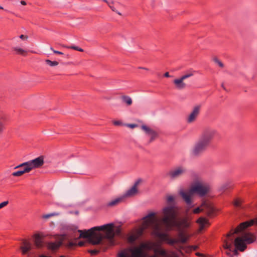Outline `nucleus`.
<instances>
[{
    "label": "nucleus",
    "mask_w": 257,
    "mask_h": 257,
    "mask_svg": "<svg viewBox=\"0 0 257 257\" xmlns=\"http://www.w3.org/2000/svg\"><path fill=\"white\" fill-rule=\"evenodd\" d=\"M167 202L169 203L173 202V204H174V198L172 196H169L167 198Z\"/></svg>",
    "instance_id": "45"
},
{
    "label": "nucleus",
    "mask_w": 257,
    "mask_h": 257,
    "mask_svg": "<svg viewBox=\"0 0 257 257\" xmlns=\"http://www.w3.org/2000/svg\"><path fill=\"white\" fill-rule=\"evenodd\" d=\"M202 209L200 207H198L193 210V213L194 214H198L202 211Z\"/></svg>",
    "instance_id": "43"
},
{
    "label": "nucleus",
    "mask_w": 257,
    "mask_h": 257,
    "mask_svg": "<svg viewBox=\"0 0 257 257\" xmlns=\"http://www.w3.org/2000/svg\"><path fill=\"white\" fill-rule=\"evenodd\" d=\"M121 232V231L120 230V229L118 228L116 230V233L117 234H119Z\"/></svg>",
    "instance_id": "57"
},
{
    "label": "nucleus",
    "mask_w": 257,
    "mask_h": 257,
    "mask_svg": "<svg viewBox=\"0 0 257 257\" xmlns=\"http://www.w3.org/2000/svg\"><path fill=\"white\" fill-rule=\"evenodd\" d=\"M138 239V237L135 234L129 235L127 238V242L130 244H134Z\"/></svg>",
    "instance_id": "25"
},
{
    "label": "nucleus",
    "mask_w": 257,
    "mask_h": 257,
    "mask_svg": "<svg viewBox=\"0 0 257 257\" xmlns=\"http://www.w3.org/2000/svg\"><path fill=\"white\" fill-rule=\"evenodd\" d=\"M123 200L122 198H117L114 200L109 202L107 204L108 206H113L118 204Z\"/></svg>",
    "instance_id": "26"
},
{
    "label": "nucleus",
    "mask_w": 257,
    "mask_h": 257,
    "mask_svg": "<svg viewBox=\"0 0 257 257\" xmlns=\"http://www.w3.org/2000/svg\"><path fill=\"white\" fill-rule=\"evenodd\" d=\"M232 244L231 243H228L227 241H226L224 244V248L225 249H229L230 251H231Z\"/></svg>",
    "instance_id": "41"
},
{
    "label": "nucleus",
    "mask_w": 257,
    "mask_h": 257,
    "mask_svg": "<svg viewBox=\"0 0 257 257\" xmlns=\"http://www.w3.org/2000/svg\"><path fill=\"white\" fill-rule=\"evenodd\" d=\"M194 72H195L194 71L190 70V71H188L185 74L183 75L182 77L185 80V79L193 76L194 74Z\"/></svg>",
    "instance_id": "34"
},
{
    "label": "nucleus",
    "mask_w": 257,
    "mask_h": 257,
    "mask_svg": "<svg viewBox=\"0 0 257 257\" xmlns=\"http://www.w3.org/2000/svg\"><path fill=\"white\" fill-rule=\"evenodd\" d=\"M155 216L156 213L152 212L143 218V226L145 228L149 227L150 225L154 223Z\"/></svg>",
    "instance_id": "10"
},
{
    "label": "nucleus",
    "mask_w": 257,
    "mask_h": 257,
    "mask_svg": "<svg viewBox=\"0 0 257 257\" xmlns=\"http://www.w3.org/2000/svg\"><path fill=\"white\" fill-rule=\"evenodd\" d=\"M19 37L20 39H21L22 40H25V39L26 40L28 38V36L24 35H21Z\"/></svg>",
    "instance_id": "52"
},
{
    "label": "nucleus",
    "mask_w": 257,
    "mask_h": 257,
    "mask_svg": "<svg viewBox=\"0 0 257 257\" xmlns=\"http://www.w3.org/2000/svg\"><path fill=\"white\" fill-rule=\"evenodd\" d=\"M246 244H250L255 240V237L251 233H247L241 236Z\"/></svg>",
    "instance_id": "17"
},
{
    "label": "nucleus",
    "mask_w": 257,
    "mask_h": 257,
    "mask_svg": "<svg viewBox=\"0 0 257 257\" xmlns=\"http://www.w3.org/2000/svg\"><path fill=\"white\" fill-rule=\"evenodd\" d=\"M44 157L41 156L35 159L20 164L16 166L15 169L22 168L24 166H26L27 168L30 169V172L33 169L40 168L44 164Z\"/></svg>",
    "instance_id": "7"
},
{
    "label": "nucleus",
    "mask_w": 257,
    "mask_h": 257,
    "mask_svg": "<svg viewBox=\"0 0 257 257\" xmlns=\"http://www.w3.org/2000/svg\"><path fill=\"white\" fill-rule=\"evenodd\" d=\"M12 50L15 52V54L17 55H20L25 56L27 55V51L18 47H12Z\"/></svg>",
    "instance_id": "23"
},
{
    "label": "nucleus",
    "mask_w": 257,
    "mask_h": 257,
    "mask_svg": "<svg viewBox=\"0 0 257 257\" xmlns=\"http://www.w3.org/2000/svg\"><path fill=\"white\" fill-rule=\"evenodd\" d=\"M21 249L23 254H26L31 249V243L26 239H23L22 241V245L21 246Z\"/></svg>",
    "instance_id": "16"
},
{
    "label": "nucleus",
    "mask_w": 257,
    "mask_h": 257,
    "mask_svg": "<svg viewBox=\"0 0 257 257\" xmlns=\"http://www.w3.org/2000/svg\"><path fill=\"white\" fill-rule=\"evenodd\" d=\"M238 249H237L236 248L233 251V254L235 255H237L238 254Z\"/></svg>",
    "instance_id": "54"
},
{
    "label": "nucleus",
    "mask_w": 257,
    "mask_h": 257,
    "mask_svg": "<svg viewBox=\"0 0 257 257\" xmlns=\"http://www.w3.org/2000/svg\"><path fill=\"white\" fill-rule=\"evenodd\" d=\"M50 49H51V50H52L53 52L54 53H55L56 54H59V55H63L64 54L63 53H62L60 51L55 50L52 47H51Z\"/></svg>",
    "instance_id": "47"
},
{
    "label": "nucleus",
    "mask_w": 257,
    "mask_h": 257,
    "mask_svg": "<svg viewBox=\"0 0 257 257\" xmlns=\"http://www.w3.org/2000/svg\"><path fill=\"white\" fill-rule=\"evenodd\" d=\"M154 234L161 241L165 242L170 245H174L179 242L185 243L187 242L189 238V236L182 230H179L178 239L170 238L168 233L160 232L159 228L154 230Z\"/></svg>",
    "instance_id": "5"
},
{
    "label": "nucleus",
    "mask_w": 257,
    "mask_h": 257,
    "mask_svg": "<svg viewBox=\"0 0 257 257\" xmlns=\"http://www.w3.org/2000/svg\"><path fill=\"white\" fill-rule=\"evenodd\" d=\"M166 257H179L176 252L172 251L170 252V255H168Z\"/></svg>",
    "instance_id": "42"
},
{
    "label": "nucleus",
    "mask_w": 257,
    "mask_h": 257,
    "mask_svg": "<svg viewBox=\"0 0 257 257\" xmlns=\"http://www.w3.org/2000/svg\"><path fill=\"white\" fill-rule=\"evenodd\" d=\"M149 257H158L157 256L155 255H151Z\"/></svg>",
    "instance_id": "61"
},
{
    "label": "nucleus",
    "mask_w": 257,
    "mask_h": 257,
    "mask_svg": "<svg viewBox=\"0 0 257 257\" xmlns=\"http://www.w3.org/2000/svg\"><path fill=\"white\" fill-rule=\"evenodd\" d=\"M63 47H65V48H67L68 49H73V50H77V51L81 52H82L84 51L83 49H82L81 48H79V47H78L77 46H64Z\"/></svg>",
    "instance_id": "33"
},
{
    "label": "nucleus",
    "mask_w": 257,
    "mask_h": 257,
    "mask_svg": "<svg viewBox=\"0 0 257 257\" xmlns=\"http://www.w3.org/2000/svg\"><path fill=\"white\" fill-rule=\"evenodd\" d=\"M254 224L257 225V217L240 223L235 228L234 233H239Z\"/></svg>",
    "instance_id": "9"
},
{
    "label": "nucleus",
    "mask_w": 257,
    "mask_h": 257,
    "mask_svg": "<svg viewBox=\"0 0 257 257\" xmlns=\"http://www.w3.org/2000/svg\"><path fill=\"white\" fill-rule=\"evenodd\" d=\"M187 246L185 245H179L178 247L176 248V250L180 254V255L183 257H187L185 255L183 250H184L186 252V249L184 248L186 247Z\"/></svg>",
    "instance_id": "29"
},
{
    "label": "nucleus",
    "mask_w": 257,
    "mask_h": 257,
    "mask_svg": "<svg viewBox=\"0 0 257 257\" xmlns=\"http://www.w3.org/2000/svg\"><path fill=\"white\" fill-rule=\"evenodd\" d=\"M5 129V122L0 120V134H2Z\"/></svg>",
    "instance_id": "38"
},
{
    "label": "nucleus",
    "mask_w": 257,
    "mask_h": 257,
    "mask_svg": "<svg viewBox=\"0 0 257 257\" xmlns=\"http://www.w3.org/2000/svg\"><path fill=\"white\" fill-rule=\"evenodd\" d=\"M196 223L199 224V230H202L204 228L205 225H209L208 219L203 217H200L197 220Z\"/></svg>",
    "instance_id": "19"
},
{
    "label": "nucleus",
    "mask_w": 257,
    "mask_h": 257,
    "mask_svg": "<svg viewBox=\"0 0 257 257\" xmlns=\"http://www.w3.org/2000/svg\"><path fill=\"white\" fill-rule=\"evenodd\" d=\"M113 123L115 125H120L122 124V122L119 120H115L113 122Z\"/></svg>",
    "instance_id": "50"
},
{
    "label": "nucleus",
    "mask_w": 257,
    "mask_h": 257,
    "mask_svg": "<svg viewBox=\"0 0 257 257\" xmlns=\"http://www.w3.org/2000/svg\"><path fill=\"white\" fill-rule=\"evenodd\" d=\"M215 213V209L213 207L209 206L208 207V210L206 213L208 217H212L214 215Z\"/></svg>",
    "instance_id": "30"
},
{
    "label": "nucleus",
    "mask_w": 257,
    "mask_h": 257,
    "mask_svg": "<svg viewBox=\"0 0 257 257\" xmlns=\"http://www.w3.org/2000/svg\"><path fill=\"white\" fill-rule=\"evenodd\" d=\"M200 106L197 105L194 107L192 112L189 115L187 118V122L188 123H191L196 120V118L199 113Z\"/></svg>",
    "instance_id": "14"
},
{
    "label": "nucleus",
    "mask_w": 257,
    "mask_h": 257,
    "mask_svg": "<svg viewBox=\"0 0 257 257\" xmlns=\"http://www.w3.org/2000/svg\"><path fill=\"white\" fill-rule=\"evenodd\" d=\"M241 204V201L238 199H235L233 202L234 206L236 207H240Z\"/></svg>",
    "instance_id": "39"
},
{
    "label": "nucleus",
    "mask_w": 257,
    "mask_h": 257,
    "mask_svg": "<svg viewBox=\"0 0 257 257\" xmlns=\"http://www.w3.org/2000/svg\"><path fill=\"white\" fill-rule=\"evenodd\" d=\"M123 200L122 198H117L114 200L109 202L107 204L108 206H113L118 204Z\"/></svg>",
    "instance_id": "27"
},
{
    "label": "nucleus",
    "mask_w": 257,
    "mask_h": 257,
    "mask_svg": "<svg viewBox=\"0 0 257 257\" xmlns=\"http://www.w3.org/2000/svg\"><path fill=\"white\" fill-rule=\"evenodd\" d=\"M160 247V245L151 241H147L140 244L139 246L125 248L119 251L117 257H147V251Z\"/></svg>",
    "instance_id": "2"
},
{
    "label": "nucleus",
    "mask_w": 257,
    "mask_h": 257,
    "mask_svg": "<svg viewBox=\"0 0 257 257\" xmlns=\"http://www.w3.org/2000/svg\"><path fill=\"white\" fill-rule=\"evenodd\" d=\"M185 171V170L180 167L174 170L170 171L168 174L171 179H174L181 175Z\"/></svg>",
    "instance_id": "15"
},
{
    "label": "nucleus",
    "mask_w": 257,
    "mask_h": 257,
    "mask_svg": "<svg viewBox=\"0 0 257 257\" xmlns=\"http://www.w3.org/2000/svg\"><path fill=\"white\" fill-rule=\"evenodd\" d=\"M221 86H222V87L224 90H226L225 88L224 87V84H223V83H222V84H221Z\"/></svg>",
    "instance_id": "60"
},
{
    "label": "nucleus",
    "mask_w": 257,
    "mask_h": 257,
    "mask_svg": "<svg viewBox=\"0 0 257 257\" xmlns=\"http://www.w3.org/2000/svg\"><path fill=\"white\" fill-rule=\"evenodd\" d=\"M75 245V244L74 242H69L68 243V246L69 247H72L74 246Z\"/></svg>",
    "instance_id": "53"
},
{
    "label": "nucleus",
    "mask_w": 257,
    "mask_h": 257,
    "mask_svg": "<svg viewBox=\"0 0 257 257\" xmlns=\"http://www.w3.org/2000/svg\"><path fill=\"white\" fill-rule=\"evenodd\" d=\"M108 6L111 9V10L117 13L119 15H121V13L117 12L114 6V3L113 2H111L110 3H108Z\"/></svg>",
    "instance_id": "37"
},
{
    "label": "nucleus",
    "mask_w": 257,
    "mask_h": 257,
    "mask_svg": "<svg viewBox=\"0 0 257 257\" xmlns=\"http://www.w3.org/2000/svg\"><path fill=\"white\" fill-rule=\"evenodd\" d=\"M184 80V78L181 77L179 79H176L174 80V83L178 89H182L186 87V84L183 82Z\"/></svg>",
    "instance_id": "20"
},
{
    "label": "nucleus",
    "mask_w": 257,
    "mask_h": 257,
    "mask_svg": "<svg viewBox=\"0 0 257 257\" xmlns=\"http://www.w3.org/2000/svg\"><path fill=\"white\" fill-rule=\"evenodd\" d=\"M88 252L91 253V255H96L98 253V251L97 250H90L88 251Z\"/></svg>",
    "instance_id": "48"
},
{
    "label": "nucleus",
    "mask_w": 257,
    "mask_h": 257,
    "mask_svg": "<svg viewBox=\"0 0 257 257\" xmlns=\"http://www.w3.org/2000/svg\"><path fill=\"white\" fill-rule=\"evenodd\" d=\"M216 135V131L210 127L204 128L192 150V154L198 157L208 148Z\"/></svg>",
    "instance_id": "3"
},
{
    "label": "nucleus",
    "mask_w": 257,
    "mask_h": 257,
    "mask_svg": "<svg viewBox=\"0 0 257 257\" xmlns=\"http://www.w3.org/2000/svg\"><path fill=\"white\" fill-rule=\"evenodd\" d=\"M234 246L240 251H244L247 247L243 238L242 237H237L234 240Z\"/></svg>",
    "instance_id": "11"
},
{
    "label": "nucleus",
    "mask_w": 257,
    "mask_h": 257,
    "mask_svg": "<svg viewBox=\"0 0 257 257\" xmlns=\"http://www.w3.org/2000/svg\"><path fill=\"white\" fill-rule=\"evenodd\" d=\"M209 191L208 186L203 185L200 183H196L187 191H180V194L186 204L190 205L192 204L191 197L194 193H196L202 197L205 196Z\"/></svg>",
    "instance_id": "4"
},
{
    "label": "nucleus",
    "mask_w": 257,
    "mask_h": 257,
    "mask_svg": "<svg viewBox=\"0 0 257 257\" xmlns=\"http://www.w3.org/2000/svg\"><path fill=\"white\" fill-rule=\"evenodd\" d=\"M164 77H169L170 76L169 72H166L164 75Z\"/></svg>",
    "instance_id": "55"
},
{
    "label": "nucleus",
    "mask_w": 257,
    "mask_h": 257,
    "mask_svg": "<svg viewBox=\"0 0 257 257\" xmlns=\"http://www.w3.org/2000/svg\"><path fill=\"white\" fill-rule=\"evenodd\" d=\"M24 170H19L16 172H14L12 174V175L13 176L19 177L23 175L24 174L26 173L30 172V169L27 168L26 166H24Z\"/></svg>",
    "instance_id": "21"
},
{
    "label": "nucleus",
    "mask_w": 257,
    "mask_h": 257,
    "mask_svg": "<svg viewBox=\"0 0 257 257\" xmlns=\"http://www.w3.org/2000/svg\"><path fill=\"white\" fill-rule=\"evenodd\" d=\"M199 248L198 245H187L186 247L184 248L186 249V253H190L193 250H196Z\"/></svg>",
    "instance_id": "24"
},
{
    "label": "nucleus",
    "mask_w": 257,
    "mask_h": 257,
    "mask_svg": "<svg viewBox=\"0 0 257 257\" xmlns=\"http://www.w3.org/2000/svg\"><path fill=\"white\" fill-rule=\"evenodd\" d=\"M66 237V234H61L59 235L58 239L54 242L50 241L47 243V247L48 249L55 251L58 249L62 245L63 242Z\"/></svg>",
    "instance_id": "8"
},
{
    "label": "nucleus",
    "mask_w": 257,
    "mask_h": 257,
    "mask_svg": "<svg viewBox=\"0 0 257 257\" xmlns=\"http://www.w3.org/2000/svg\"><path fill=\"white\" fill-rule=\"evenodd\" d=\"M190 225V223L188 221L187 218H184L178 222L175 221V223H173L172 224V226L177 227L179 230H180L181 228H188L189 227Z\"/></svg>",
    "instance_id": "13"
},
{
    "label": "nucleus",
    "mask_w": 257,
    "mask_h": 257,
    "mask_svg": "<svg viewBox=\"0 0 257 257\" xmlns=\"http://www.w3.org/2000/svg\"><path fill=\"white\" fill-rule=\"evenodd\" d=\"M9 204L8 201H6L0 203V209L4 207Z\"/></svg>",
    "instance_id": "46"
},
{
    "label": "nucleus",
    "mask_w": 257,
    "mask_h": 257,
    "mask_svg": "<svg viewBox=\"0 0 257 257\" xmlns=\"http://www.w3.org/2000/svg\"><path fill=\"white\" fill-rule=\"evenodd\" d=\"M195 255L198 256H201V257H206L207 256V255L206 254L200 253V252H196Z\"/></svg>",
    "instance_id": "49"
},
{
    "label": "nucleus",
    "mask_w": 257,
    "mask_h": 257,
    "mask_svg": "<svg viewBox=\"0 0 257 257\" xmlns=\"http://www.w3.org/2000/svg\"><path fill=\"white\" fill-rule=\"evenodd\" d=\"M59 214H60V213H58V212H53V213H51L43 215L42 216V218H43V219H48V218H50L51 217L58 216Z\"/></svg>",
    "instance_id": "31"
},
{
    "label": "nucleus",
    "mask_w": 257,
    "mask_h": 257,
    "mask_svg": "<svg viewBox=\"0 0 257 257\" xmlns=\"http://www.w3.org/2000/svg\"><path fill=\"white\" fill-rule=\"evenodd\" d=\"M163 214L162 223L168 228L172 227L177 215V207L175 204L165 207L163 209Z\"/></svg>",
    "instance_id": "6"
},
{
    "label": "nucleus",
    "mask_w": 257,
    "mask_h": 257,
    "mask_svg": "<svg viewBox=\"0 0 257 257\" xmlns=\"http://www.w3.org/2000/svg\"><path fill=\"white\" fill-rule=\"evenodd\" d=\"M85 244V242L84 241H80L78 243V245L79 246H83Z\"/></svg>",
    "instance_id": "51"
},
{
    "label": "nucleus",
    "mask_w": 257,
    "mask_h": 257,
    "mask_svg": "<svg viewBox=\"0 0 257 257\" xmlns=\"http://www.w3.org/2000/svg\"><path fill=\"white\" fill-rule=\"evenodd\" d=\"M0 9L1 10H4V8L0 6Z\"/></svg>",
    "instance_id": "62"
},
{
    "label": "nucleus",
    "mask_w": 257,
    "mask_h": 257,
    "mask_svg": "<svg viewBox=\"0 0 257 257\" xmlns=\"http://www.w3.org/2000/svg\"><path fill=\"white\" fill-rule=\"evenodd\" d=\"M140 181V180H137L135 182L133 186L131 189L127 191V192L125 193L126 196H132L138 192L137 186L139 184Z\"/></svg>",
    "instance_id": "18"
},
{
    "label": "nucleus",
    "mask_w": 257,
    "mask_h": 257,
    "mask_svg": "<svg viewBox=\"0 0 257 257\" xmlns=\"http://www.w3.org/2000/svg\"><path fill=\"white\" fill-rule=\"evenodd\" d=\"M34 242L36 246L38 247H41L42 246V238L39 234L34 235Z\"/></svg>",
    "instance_id": "22"
},
{
    "label": "nucleus",
    "mask_w": 257,
    "mask_h": 257,
    "mask_svg": "<svg viewBox=\"0 0 257 257\" xmlns=\"http://www.w3.org/2000/svg\"><path fill=\"white\" fill-rule=\"evenodd\" d=\"M129 126L131 127V128H134L135 127H136L137 126L136 124H130L129 125Z\"/></svg>",
    "instance_id": "56"
},
{
    "label": "nucleus",
    "mask_w": 257,
    "mask_h": 257,
    "mask_svg": "<svg viewBox=\"0 0 257 257\" xmlns=\"http://www.w3.org/2000/svg\"><path fill=\"white\" fill-rule=\"evenodd\" d=\"M144 228V227L140 228L137 231L136 234H135L136 236L138 237V239L143 234Z\"/></svg>",
    "instance_id": "35"
},
{
    "label": "nucleus",
    "mask_w": 257,
    "mask_h": 257,
    "mask_svg": "<svg viewBox=\"0 0 257 257\" xmlns=\"http://www.w3.org/2000/svg\"><path fill=\"white\" fill-rule=\"evenodd\" d=\"M142 128L146 132L148 135L151 136L149 143L153 142L158 137V134L156 131H154L146 125H143L142 126Z\"/></svg>",
    "instance_id": "12"
},
{
    "label": "nucleus",
    "mask_w": 257,
    "mask_h": 257,
    "mask_svg": "<svg viewBox=\"0 0 257 257\" xmlns=\"http://www.w3.org/2000/svg\"><path fill=\"white\" fill-rule=\"evenodd\" d=\"M21 4L22 5H27L26 2L25 1H22L21 2Z\"/></svg>",
    "instance_id": "58"
},
{
    "label": "nucleus",
    "mask_w": 257,
    "mask_h": 257,
    "mask_svg": "<svg viewBox=\"0 0 257 257\" xmlns=\"http://www.w3.org/2000/svg\"><path fill=\"white\" fill-rule=\"evenodd\" d=\"M231 187V185L229 184L226 183L223 185L221 187V189L223 191L227 190Z\"/></svg>",
    "instance_id": "40"
},
{
    "label": "nucleus",
    "mask_w": 257,
    "mask_h": 257,
    "mask_svg": "<svg viewBox=\"0 0 257 257\" xmlns=\"http://www.w3.org/2000/svg\"><path fill=\"white\" fill-rule=\"evenodd\" d=\"M45 62L47 65L52 67L57 66L59 64V63L56 61H52L49 59L46 60Z\"/></svg>",
    "instance_id": "32"
},
{
    "label": "nucleus",
    "mask_w": 257,
    "mask_h": 257,
    "mask_svg": "<svg viewBox=\"0 0 257 257\" xmlns=\"http://www.w3.org/2000/svg\"><path fill=\"white\" fill-rule=\"evenodd\" d=\"M213 61L218 65L220 67L223 68L224 67V65L222 62H221L217 58L214 57L213 59Z\"/></svg>",
    "instance_id": "36"
},
{
    "label": "nucleus",
    "mask_w": 257,
    "mask_h": 257,
    "mask_svg": "<svg viewBox=\"0 0 257 257\" xmlns=\"http://www.w3.org/2000/svg\"><path fill=\"white\" fill-rule=\"evenodd\" d=\"M20 168L21 169L20 170H24V167Z\"/></svg>",
    "instance_id": "63"
},
{
    "label": "nucleus",
    "mask_w": 257,
    "mask_h": 257,
    "mask_svg": "<svg viewBox=\"0 0 257 257\" xmlns=\"http://www.w3.org/2000/svg\"><path fill=\"white\" fill-rule=\"evenodd\" d=\"M103 2L106 3L107 5H108V3H110L111 2H108L107 0H102Z\"/></svg>",
    "instance_id": "59"
},
{
    "label": "nucleus",
    "mask_w": 257,
    "mask_h": 257,
    "mask_svg": "<svg viewBox=\"0 0 257 257\" xmlns=\"http://www.w3.org/2000/svg\"><path fill=\"white\" fill-rule=\"evenodd\" d=\"M159 252L161 255L164 256L165 257H166L168 255L166 250H165L164 249H160Z\"/></svg>",
    "instance_id": "44"
},
{
    "label": "nucleus",
    "mask_w": 257,
    "mask_h": 257,
    "mask_svg": "<svg viewBox=\"0 0 257 257\" xmlns=\"http://www.w3.org/2000/svg\"><path fill=\"white\" fill-rule=\"evenodd\" d=\"M5 11L6 12H9L7 10H5Z\"/></svg>",
    "instance_id": "64"
},
{
    "label": "nucleus",
    "mask_w": 257,
    "mask_h": 257,
    "mask_svg": "<svg viewBox=\"0 0 257 257\" xmlns=\"http://www.w3.org/2000/svg\"><path fill=\"white\" fill-rule=\"evenodd\" d=\"M114 224L108 223L100 226H95L88 230H78L80 232V237L88 239L89 243L93 245L100 244L102 240L101 234L97 233V231H104L105 238L110 241L113 242L115 236L113 229Z\"/></svg>",
    "instance_id": "1"
},
{
    "label": "nucleus",
    "mask_w": 257,
    "mask_h": 257,
    "mask_svg": "<svg viewBox=\"0 0 257 257\" xmlns=\"http://www.w3.org/2000/svg\"><path fill=\"white\" fill-rule=\"evenodd\" d=\"M121 99L123 102L125 103L127 105H131L133 103L131 98L128 96L123 95L121 97Z\"/></svg>",
    "instance_id": "28"
}]
</instances>
